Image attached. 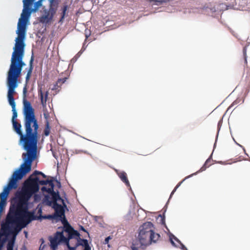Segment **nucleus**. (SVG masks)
I'll list each match as a JSON object with an SVG mask.
<instances>
[{
	"instance_id": "nucleus-1",
	"label": "nucleus",
	"mask_w": 250,
	"mask_h": 250,
	"mask_svg": "<svg viewBox=\"0 0 250 250\" xmlns=\"http://www.w3.org/2000/svg\"><path fill=\"white\" fill-rule=\"evenodd\" d=\"M38 182L39 177L31 174L24 182L22 190L16 193L9 208L10 210L31 221L39 218L34 212L28 210V201L39 189Z\"/></svg>"
},
{
	"instance_id": "nucleus-2",
	"label": "nucleus",
	"mask_w": 250,
	"mask_h": 250,
	"mask_svg": "<svg viewBox=\"0 0 250 250\" xmlns=\"http://www.w3.org/2000/svg\"><path fill=\"white\" fill-rule=\"evenodd\" d=\"M31 222V220H28L9 209L6 215L5 223H2L1 225L0 250H2L7 241V237L9 234L11 233L15 236L17 235L22 229L26 227Z\"/></svg>"
},
{
	"instance_id": "nucleus-3",
	"label": "nucleus",
	"mask_w": 250,
	"mask_h": 250,
	"mask_svg": "<svg viewBox=\"0 0 250 250\" xmlns=\"http://www.w3.org/2000/svg\"><path fill=\"white\" fill-rule=\"evenodd\" d=\"M155 228L150 222H147L141 225L139 229L137 237L138 242L133 243L132 250H144L146 247L152 243H156L160 238V235L154 231Z\"/></svg>"
},
{
	"instance_id": "nucleus-4",
	"label": "nucleus",
	"mask_w": 250,
	"mask_h": 250,
	"mask_svg": "<svg viewBox=\"0 0 250 250\" xmlns=\"http://www.w3.org/2000/svg\"><path fill=\"white\" fill-rule=\"evenodd\" d=\"M25 65L24 62L11 61L7 77L8 88L7 98L9 104H16L14 98V95L16 94L15 89L18 85V79L21 76L22 67Z\"/></svg>"
},
{
	"instance_id": "nucleus-5",
	"label": "nucleus",
	"mask_w": 250,
	"mask_h": 250,
	"mask_svg": "<svg viewBox=\"0 0 250 250\" xmlns=\"http://www.w3.org/2000/svg\"><path fill=\"white\" fill-rule=\"evenodd\" d=\"M26 23L21 22L19 20L18 23V37L16 39L15 46L12 54L11 61L19 62H24L23 58L24 54V39L25 37Z\"/></svg>"
},
{
	"instance_id": "nucleus-6",
	"label": "nucleus",
	"mask_w": 250,
	"mask_h": 250,
	"mask_svg": "<svg viewBox=\"0 0 250 250\" xmlns=\"http://www.w3.org/2000/svg\"><path fill=\"white\" fill-rule=\"evenodd\" d=\"M49 0V10L45 9L44 10V15L41 16L40 18V21L42 23H47L51 21L57 10L58 4H55V0Z\"/></svg>"
},
{
	"instance_id": "nucleus-7",
	"label": "nucleus",
	"mask_w": 250,
	"mask_h": 250,
	"mask_svg": "<svg viewBox=\"0 0 250 250\" xmlns=\"http://www.w3.org/2000/svg\"><path fill=\"white\" fill-rule=\"evenodd\" d=\"M49 241L50 242V247L52 250H56L58 248V245L61 243L65 244L69 249H73L71 248L68 244V239L65 237L63 232L57 231L54 237H50Z\"/></svg>"
},
{
	"instance_id": "nucleus-8",
	"label": "nucleus",
	"mask_w": 250,
	"mask_h": 250,
	"mask_svg": "<svg viewBox=\"0 0 250 250\" xmlns=\"http://www.w3.org/2000/svg\"><path fill=\"white\" fill-rule=\"evenodd\" d=\"M35 0H23V8L21 14V17L19 20H21V22L26 23L32 12V6Z\"/></svg>"
},
{
	"instance_id": "nucleus-9",
	"label": "nucleus",
	"mask_w": 250,
	"mask_h": 250,
	"mask_svg": "<svg viewBox=\"0 0 250 250\" xmlns=\"http://www.w3.org/2000/svg\"><path fill=\"white\" fill-rule=\"evenodd\" d=\"M63 205L62 206L58 203H54L53 205V208L54 209L55 213L54 217L55 218H60L62 224L67 223V221L65 216V208Z\"/></svg>"
},
{
	"instance_id": "nucleus-10",
	"label": "nucleus",
	"mask_w": 250,
	"mask_h": 250,
	"mask_svg": "<svg viewBox=\"0 0 250 250\" xmlns=\"http://www.w3.org/2000/svg\"><path fill=\"white\" fill-rule=\"evenodd\" d=\"M48 193L50 194L52 196L53 204L54 203H57V201H60L65 207H66V205L64 203V200L61 197L59 192L57 191L56 192L53 190V192Z\"/></svg>"
},
{
	"instance_id": "nucleus-11",
	"label": "nucleus",
	"mask_w": 250,
	"mask_h": 250,
	"mask_svg": "<svg viewBox=\"0 0 250 250\" xmlns=\"http://www.w3.org/2000/svg\"><path fill=\"white\" fill-rule=\"evenodd\" d=\"M67 79V77H65L62 78L58 79L56 83L54 84L53 87L52 88V90L59 91L61 88L62 85L66 82Z\"/></svg>"
},
{
	"instance_id": "nucleus-12",
	"label": "nucleus",
	"mask_w": 250,
	"mask_h": 250,
	"mask_svg": "<svg viewBox=\"0 0 250 250\" xmlns=\"http://www.w3.org/2000/svg\"><path fill=\"white\" fill-rule=\"evenodd\" d=\"M118 176L121 180L125 183L127 187L130 188L129 182L127 177V174L125 171L117 172Z\"/></svg>"
},
{
	"instance_id": "nucleus-13",
	"label": "nucleus",
	"mask_w": 250,
	"mask_h": 250,
	"mask_svg": "<svg viewBox=\"0 0 250 250\" xmlns=\"http://www.w3.org/2000/svg\"><path fill=\"white\" fill-rule=\"evenodd\" d=\"M33 61H34V56H33V55H32L31 56V59L30 60V62H29V68L28 70L27 73L26 74V76L25 78V80H26V83H27L29 81V80L30 78V77L31 76V74H32V70L33 69Z\"/></svg>"
},
{
	"instance_id": "nucleus-14",
	"label": "nucleus",
	"mask_w": 250,
	"mask_h": 250,
	"mask_svg": "<svg viewBox=\"0 0 250 250\" xmlns=\"http://www.w3.org/2000/svg\"><path fill=\"white\" fill-rule=\"evenodd\" d=\"M67 10H68L67 5L64 4L62 7V8L60 10V11H61L60 14H61V17L59 20V22H62L65 17L67 16Z\"/></svg>"
},
{
	"instance_id": "nucleus-15",
	"label": "nucleus",
	"mask_w": 250,
	"mask_h": 250,
	"mask_svg": "<svg viewBox=\"0 0 250 250\" xmlns=\"http://www.w3.org/2000/svg\"><path fill=\"white\" fill-rule=\"evenodd\" d=\"M38 93H39V96L40 97L41 102L43 106L45 105L46 104V103L47 101V97H48V92L47 91H46L45 94V96H44V99L43 98V93L42 91L41 88L40 89H39Z\"/></svg>"
},
{
	"instance_id": "nucleus-16",
	"label": "nucleus",
	"mask_w": 250,
	"mask_h": 250,
	"mask_svg": "<svg viewBox=\"0 0 250 250\" xmlns=\"http://www.w3.org/2000/svg\"><path fill=\"white\" fill-rule=\"evenodd\" d=\"M88 244V241L86 239H81L80 237L77 240V243L75 246L71 249V250H74L76 249V247L78 246H85Z\"/></svg>"
},
{
	"instance_id": "nucleus-17",
	"label": "nucleus",
	"mask_w": 250,
	"mask_h": 250,
	"mask_svg": "<svg viewBox=\"0 0 250 250\" xmlns=\"http://www.w3.org/2000/svg\"><path fill=\"white\" fill-rule=\"evenodd\" d=\"M80 234L78 231L73 229L69 234H68V237L67 239H71L72 238H76L77 240L79 238Z\"/></svg>"
},
{
	"instance_id": "nucleus-18",
	"label": "nucleus",
	"mask_w": 250,
	"mask_h": 250,
	"mask_svg": "<svg viewBox=\"0 0 250 250\" xmlns=\"http://www.w3.org/2000/svg\"><path fill=\"white\" fill-rule=\"evenodd\" d=\"M43 0H39L38 1L34 3L33 8H32L33 12H36L38 11L39 8L42 5V2Z\"/></svg>"
},
{
	"instance_id": "nucleus-19",
	"label": "nucleus",
	"mask_w": 250,
	"mask_h": 250,
	"mask_svg": "<svg viewBox=\"0 0 250 250\" xmlns=\"http://www.w3.org/2000/svg\"><path fill=\"white\" fill-rule=\"evenodd\" d=\"M12 107V111L13 112V116H12V121H16V119L17 117V112L16 110V104H10Z\"/></svg>"
},
{
	"instance_id": "nucleus-20",
	"label": "nucleus",
	"mask_w": 250,
	"mask_h": 250,
	"mask_svg": "<svg viewBox=\"0 0 250 250\" xmlns=\"http://www.w3.org/2000/svg\"><path fill=\"white\" fill-rule=\"evenodd\" d=\"M50 127L49 125V124L48 122H46V123L45 124V128L44 130V134L46 136H47L49 135V134L50 133Z\"/></svg>"
},
{
	"instance_id": "nucleus-21",
	"label": "nucleus",
	"mask_w": 250,
	"mask_h": 250,
	"mask_svg": "<svg viewBox=\"0 0 250 250\" xmlns=\"http://www.w3.org/2000/svg\"><path fill=\"white\" fill-rule=\"evenodd\" d=\"M65 226V229L64 231L67 232L68 234H69L73 229H74L68 224L67 223H64L63 224Z\"/></svg>"
},
{
	"instance_id": "nucleus-22",
	"label": "nucleus",
	"mask_w": 250,
	"mask_h": 250,
	"mask_svg": "<svg viewBox=\"0 0 250 250\" xmlns=\"http://www.w3.org/2000/svg\"><path fill=\"white\" fill-rule=\"evenodd\" d=\"M47 185H48L49 186V188H48V192H53L54 188V185L53 180H49V183H47Z\"/></svg>"
},
{
	"instance_id": "nucleus-23",
	"label": "nucleus",
	"mask_w": 250,
	"mask_h": 250,
	"mask_svg": "<svg viewBox=\"0 0 250 250\" xmlns=\"http://www.w3.org/2000/svg\"><path fill=\"white\" fill-rule=\"evenodd\" d=\"M210 162V159L209 158L208 159L204 165L202 166V167L200 168L199 171H203L206 170V169L208 167L210 164H208L209 162Z\"/></svg>"
},
{
	"instance_id": "nucleus-24",
	"label": "nucleus",
	"mask_w": 250,
	"mask_h": 250,
	"mask_svg": "<svg viewBox=\"0 0 250 250\" xmlns=\"http://www.w3.org/2000/svg\"><path fill=\"white\" fill-rule=\"evenodd\" d=\"M14 240L9 241L6 246L7 250H13Z\"/></svg>"
},
{
	"instance_id": "nucleus-25",
	"label": "nucleus",
	"mask_w": 250,
	"mask_h": 250,
	"mask_svg": "<svg viewBox=\"0 0 250 250\" xmlns=\"http://www.w3.org/2000/svg\"><path fill=\"white\" fill-rule=\"evenodd\" d=\"M172 238H173V239H174V240L175 241H176L177 242H178L179 244H180V243H181V241H180V240H179L177 237H176L175 236L173 235V236H172V238H171H171H170L171 243L172 244V245L173 246H175V247H177V246L175 245V243L174 242V241H173Z\"/></svg>"
},
{
	"instance_id": "nucleus-26",
	"label": "nucleus",
	"mask_w": 250,
	"mask_h": 250,
	"mask_svg": "<svg viewBox=\"0 0 250 250\" xmlns=\"http://www.w3.org/2000/svg\"><path fill=\"white\" fill-rule=\"evenodd\" d=\"M33 175H35V176H37L38 175H41L43 178H46V175L43 173L42 172L39 171H35L33 173Z\"/></svg>"
},
{
	"instance_id": "nucleus-27",
	"label": "nucleus",
	"mask_w": 250,
	"mask_h": 250,
	"mask_svg": "<svg viewBox=\"0 0 250 250\" xmlns=\"http://www.w3.org/2000/svg\"><path fill=\"white\" fill-rule=\"evenodd\" d=\"M185 180L184 179L183 181H182L181 182H179L178 185L176 186V187L174 188V189L173 190V191H172V192L171 193V194H170V198L172 196V195L174 194V193L176 191V189L178 188V187L181 185V184L182 183V182Z\"/></svg>"
},
{
	"instance_id": "nucleus-28",
	"label": "nucleus",
	"mask_w": 250,
	"mask_h": 250,
	"mask_svg": "<svg viewBox=\"0 0 250 250\" xmlns=\"http://www.w3.org/2000/svg\"><path fill=\"white\" fill-rule=\"evenodd\" d=\"M152 1L154 2L153 4L156 5H160L162 4L164 2H165V0H153Z\"/></svg>"
},
{
	"instance_id": "nucleus-29",
	"label": "nucleus",
	"mask_w": 250,
	"mask_h": 250,
	"mask_svg": "<svg viewBox=\"0 0 250 250\" xmlns=\"http://www.w3.org/2000/svg\"><path fill=\"white\" fill-rule=\"evenodd\" d=\"M49 183V180H40L39 179L38 185L40 184L41 185H46L47 183Z\"/></svg>"
},
{
	"instance_id": "nucleus-30",
	"label": "nucleus",
	"mask_w": 250,
	"mask_h": 250,
	"mask_svg": "<svg viewBox=\"0 0 250 250\" xmlns=\"http://www.w3.org/2000/svg\"><path fill=\"white\" fill-rule=\"evenodd\" d=\"M243 54H244V56L245 62L247 64V56H246V49L245 48H244L243 49Z\"/></svg>"
},
{
	"instance_id": "nucleus-31",
	"label": "nucleus",
	"mask_w": 250,
	"mask_h": 250,
	"mask_svg": "<svg viewBox=\"0 0 250 250\" xmlns=\"http://www.w3.org/2000/svg\"><path fill=\"white\" fill-rule=\"evenodd\" d=\"M180 247V248L183 250H188V249H187V248L182 243H180L179 244Z\"/></svg>"
},
{
	"instance_id": "nucleus-32",
	"label": "nucleus",
	"mask_w": 250,
	"mask_h": 250,
	"mask_svg": "<svg viewBox=\"0 0 250 250\" xmlns=\"http://www.w3.org/2000/svg\"><path fill=\"white\" fill-rule=\"evenodd\" d=\"M41 190L43 191V192H46L48 193V188H47L46 187H42L41 188Z\"/></svg>"
},
{
	"instance_id": "nucleus-33",
	"label": "nucleus",
	"mask_w": 250,
	"mask_h": 250,
	"mask_svg": "<svg viewBox=\"0 0 250 250\" xmlns=\"http://www.w3.org/2000/svg\"><path fill=\"white\" fill-rule=\"evenodd\" d=\"M160 217H161V223L162 224H165V217H164V216H163L160 215Z\"/></svg>"
},
{
	"instance_id": "nucleus-34",
	"label": "nucleus",
	"mask_w": 250,
	"mask_h": 250,
	"mask_svg": "<svg viewBox=\"0 0 250 250\" xmlns=\"http://www.w3.org/2000/svg\"><path fill=\"white\" fill-rule=\"evenodd\" d=\"M111 239V237L110 236H108L107 237H106L105 239V244H108V242H109V240Z\"/></svg>"
},
{
	"instance_id": "nucleus-35",
	"label": "nucleus",
	"mask_w": 250,
	"mask_h": 250,
	"mask_svg": "<svg viewBox=\"0 0 250 250\" xmlns=\"http://www.w3.org/2000/svg\"><path fill=\"white\" fill-rule=\"evenodd\" d=\"M84 250H91V248L89 246V244H88L87 245H86L85 246H84Z\"/></svg>"
},
{
	"instance_id": "nucleus-36",
	"label": "nucleus",
	"mask_w": 250,
	"mask_h": 250,
	"mask_svg": "<svg viewBox=\"0 0 250 250\" xmlns=\"http://www.w3.org/2000/svg\"><path fill=\"white\" fill-rule=\"evenodd\" d=\"M237 104V101H234L232 104L229 106L228 109H230L232 106H233L234 105H235Z\"/></svg>"
},
{
	"instance_id": "nucleus-37",
	"label": "nucleus",
	"mask_w": 250,
	"mask_h": 250,
	"mask_svg": "<svg viewBox=\"0 0 250 250\" xmlns=\"http://www.w3.org/2000/svg\"><path fill=\"white\" fill-rule=\"evenodd\" d=\"M82 229L83 230V231H84L86 232V230H85V229H84L83 227H82Z\"/></svg>"
}]
</instances>
